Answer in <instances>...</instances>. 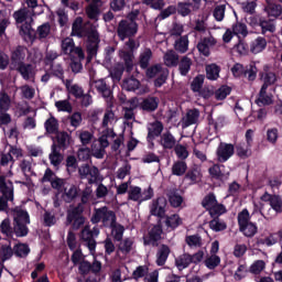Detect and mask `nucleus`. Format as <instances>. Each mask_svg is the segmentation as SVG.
Here are the masks:
<instances>
[{
  "label": "nucleus",
  "mask_w": 282,
  "mask_h": 282,
  "mask_svg": "<svg viewBox=\"0 0 282 282\" xmlns=\"http://www.w3.org/2000/svg\"><path fill=\"white\" fill-rule=\"evenodd\" d=\"M263 270H265V261L263 260H257L254 261L251 265L249 271L251 272V274H261V272H263Z\"/></svg>",
  "instance_id": "603ef678"
},
{
  "label": "nucleus",
  "mask_w": 282,
  "mask_h": 282,
  "mask_svg": "<svg viewBox=\"0 0 282 282\" xmlns=\"http://www.w3.org/2000/svg\"><path fill=\"white\" fill-rule=\"evenodd\" d=\"M175 51L181 52V54H184L188 51V37L183 36L175 43Z\"/></svg>",
  "instance_id": "5fc2aeb1"
},
{
  "label": "nucleus",
  "mask_w": 282,
  "mask_h": 282,
  "mask_svg": "<svg viewBox=\"0 0 282 282\" xmlns=\"http://www.w3.org/2000/svg\"><path fill=\"white\" fill-rule=\"evenodd\" d=\"M15 257H28L30 254V247L25 243H18L14 246Z\"/></svg>",
  "instance_id": "6e6d98bb"
},
{
  "label": "nucleus",
  "mask_w": 282,
  "mask_h": 282,
  "mask_svg": "<svg viewBox=\"0 0 282 282\" xmlns=\"http://www.w3.org/2000/svg\"><path fill=\"white\" fill-rule=\"evenodd\" d=\"M261 80L263 83L262 87L268 89L276 83V75L272 72H268V66H264V73L261 74Z\"/></svg>",
  "instance_id": "bb28decb"
},
{
  "label": "nucleus",
  "mask_w": 282,
  "mask_h": 282,
  "mask_svg": "<svg viewBox=\"0 0 282 282\" xmlns=\"http://www.w3.org/2000/svg\"><path fill=\"white\" fill-rule=\"evenodd\" d=\"M70 140H72V137H69L67 132L57 133V142L59 147H69Z\"/></svg>",
  "instance_id": "338daca9"
},
{
  "label": "nucleus",
  "mask_w": 282,
  "mask_h": 282,
  "mask_svg": "<svg viewBox=\"0 0 282 282\" xmlns=\"http://www.w3.org/2000/svg\"><path fill=\"white\" fill-rule=\"evenodd\" d=\"M86 180H88L89 184H96V182H102V177H100V172L95 166L90 167V171L88 172V176H86Z\"/></svg>",
  "instance_id": "de8ad7c7"
},
{
  "label": "nucleus",
  "mask_w": 282,
  "mask_h": 282,
  "mask_svg": "<svg viewBox=\"0 0 282 282\" xmlns=\"http://www.w3.org/2000/svg\"><path fill=\"white\" fill-rule=\"evenodd\" d=\"M47 133H58V120L54 117H50L44 123Z\"/></svg>",
  "instance_id": "37998d69"
},
{
  "label": "nucleus",
  "mask_w": 282,
  "mask_h": 282,
  "mask_svg": "<svg viewBox=\"0 0 282 282\" xmlns=\"http://www.w3.org/2000/svg\"><path fill=\"white\" fill-rule=\"evenodd\" d=\"M98 235H100V230L96 227L91 230L89 226H85L82 231V239L86 242L91 254H94V250H96V240H94V237H98Z\"/></svg>",
  "instance_id": "ddd939ff"
},
{
  "label": "nucleus",
  "mask_w": 282,
  "mask_h": 282,
  "mask_svg": "<svg viewBox=\"0 0 282 282\" xmlns=\"http://www.w3.org/2000/svg\"><path fill=\"white\" fill-rule=\"evenodd\" d=\"M230 91H232V89L229 86H221L216 90L215 97L217 100H225L226 97L230 96Z\"/></svg>",
  "instance_id": "13d9d810"
},
{
  "label": "nucleus",
  "mask_w": 282,
  "mask_h": 282,
  "mask_svg": "<svg viewBox=\"0 0 282 282\" xmlns=\"http://www.w3.org/2000/svg\"><path fill=\"white\" fill-rule=\"evenodd\" d=\"M155 76H159V78H156L154 82L155 87H162L166 83V77L169 76V70L162 69L161 65H154V66H151L150 68H148L147 77L155 78Z\"/></svg>",
  "instance_id": "9b49d317"
},
{
  "label": "nucleus",
  "mask_w": 282,
  "mask_h": 282,
  "mask_svg": "<svg viewBox=\"0 0 282 282\" xmlns=\"http://www.w3.org/2000/svg\"><path fill=\"white\" fill-rule=\"evenodd\" d=\"M187 169H188V165H186V162L177 161L172 165V175H176L177 177H181V175H184V173H186Z\"/></svg>",
  "instance_id": "a19ab883"
},
{
  "label": "nucleus",
  "mask_w": 282,
  "mask_h": 282,
  "mask_svg": "<svg viewBox=\"0 0 282 282\" xmlns=\"http://www.w3.org/2000/svg\"><path fill=\"white\" fill-rule=\"evenodd\" d=\"M184 202V198L176 192L170 194V204L173 208H180Z\"/></svg>",
  "instance_id": "052dcab7"
},
{
  "label": "nucleus",
  "mask_w": 282,
  "mask_h": 282,
  "mask_svg": "<svg viewBox=\"0 0 282 282\" xmlns=\"http://www.w3.org/2000/svg\"><path fill=\"white\" fill-rule=\"evenodd\" d=\"M202 169L199 166H195L192 170H189L185 178L191 182V184H198V182H202Z\"/></svg>",
  "instance_id": "cd10ccee"
},
{
  "label": "nucleus",
  "mask_w": 282,
  "mask_h": 282,
  "mask_svg": "<svg viewBox=\"0 0 282 282\" xmlns=\"http://www.w3.org/2000/svg\"><path fill=\"white\" fill-rule=\"evenodd\" d=\"M116 122H117V119L113 111L107 110L102 120V130H101L102 135H106L108 138H113V129H111L110 127L116 124Z\"/></svg>",
  "instance_id": "4468645a"
},
{
  "label": "nucleus",
  "mask_w": 282,
  "mask_h": 282,
  "mask_svg": "<svg viewBox=\"0 0 282 282\" xmlns=\"http://www.w3.org/2000/svg\"><path fill=\"white\" fill-rule=\"evenodd\" d=\"M62 52L63 54L70 56V58L77 56L79 61L85 59V53L83 52V48L76 47L72 37H66L62 41Z\"/></svg>",
  "instance_id": "1a4fd4ad"
},
{
  "label": "nucleus",
  "mask_w": 282,
  "mask_h": 282,
  "mask_svg": "<svg viewBox=\"0 0 282 282\" xmlns=\"http://www.w3.org/2000/svg\"><path fill=\"white\" fill-rule=\"evenodd\" d=\"M13 230L17 237H25L29 232L28 224H30V215H28V212L15 208L13 210Z\"/></svg>",
  "instance_id": "20e7f679"
},
{
  "label": "nucleus",
  "mask_w": 282,
  "mask_h": 282,
  "mask_svg": "<svg viewBox=\"0 0 282 282\" xmlns=\"http://www.w3.org/2000/svg\"><path fill=\"white\" fill-rule=\"evenodd\" d=\"M226 223L219 220V218H215L209 223V228L214 230V232H221V230H226Z\"/></svg>",
  "instance_id": "4d7b16f0"
},
{
  "label": "nucleus",
  "mask_w": 282,
  "mask_h": 282,
  "mask_svg": "<svg viewBox=\"0 0 282 282\" xmlns=\"http://www.w3.org/2000/svg\"><path fill=\"white\" fill-rule=\"evenodd\" d=\"M73 36H87L88 39V52H96L98 48V43H100V39L98 37V32L96 30H91L88 33L83 30V18H77L73 23Z\"/></svg>",
  "instance_id": "7ed1b4c3"
},
{
  "label": "nucleus",
  "mask_w": 282,
  "mask_h": 282,
  "mask_svg": "<svg viewBox=\"0 0 282 282\" xmlns=\"http://www.w3.org/2000/svg\"><path fill=\"white\" fill-rule=\"evenodd\" d=\"M162 237V227L160 225L154 226L150 232L149 237L144 239V243L148 246H155V241H159Z\"/></svg>",
  "instance_id": "4be33fe9"
},
{
  "label": "nucleus",
  "mask_w": 282,
  "mask_h": 282,
  "mask_svg": "<svg viewBox=\"0 0 282 282\" xmlns=\"http://www.w3.org/2000/svg\"><path fill=\"white\" fill-rule=\"evenodd\" d=\"M175 263H176V267L178 268V270H184V269L188 268V265H191V263H193V256H191L188 253H184L176 259Z\"/></svg>",
  "instance_id": "c9c22d12"
},
{
  "label": "nucleus",
  "mask_w": 282,
  "mask_h": 282,
  "mask_svg": "<svg viewBox=\"0 0 282 282\" xmlns=\"http://www.w3.org/2000/svg\"><path fill=\"white\" fill-rule=\"evenodd\" d=\"M50 161L53 166H58V164H61V162H63V155H61V152H58V147L56 144L52 145Z\"/></svg>",
  "instance_id": "79ce46f5"
},
{
  "label": "nucleus",
  "mask_w": 282,
  "mask_h": 282,
  "mask_svg": "<svg viewBox=\"0 0 282 282\" xmlns=\"http://www.w3.org/2000/svg\"><path fill=\"white\" fill-rule=\"evenodd\" d=\"M250 212L248 209H243L238 214V224L239 226H245L247 224H250Z\"/></svg>",
  "instance_id": "0e129e2a"
},
{
  "label": "nucleus",
  "mask_w": 282,
  "mask_h": 282,
  "mask_svg": "<svg viewBox=\"0 0 282 282\" xmlns=\"http://www.w3.org/2000/svg\"><path fill=\"white\" fill-rule=\"evenodd\" d=\"M219 72H221V68H219L217 64H209L206 66V76L208 80H217V78H219Z\"/></svg>",
  "instance_id": "e433bc0d"
},
{
  "label": "nucleus",
  "mask_w": 282,
  "mask_h": 282,
  "mask_svg": "<svg viewBox=\"0 0 282 282\" xmlns=\"http://www.w3.org/2000/svg\"><path fill=\"white\" fill-rule=\"evenodd\" d=\"M13 69H18L24 80H30V78H32L36 74L34 66L32 65L20 64V66H15V68Z\"/></svg>",
  "instance_id": "393cba45"
},
{
  "label": "nucleus",
  "mask_w": 282,
  "mask_h": 282,
  "mask_svg": "<svg viewBox=\"0 0 282 282\" xmlns=\"http://www.w3.org/2000/svg\"><path fill=\"white\" fill-rule=\"evenodd\" d=\"M246 66L239 63L231 67V74H234L235 78H241V76H246Z\"/></svg>",
  "instance_id": "e2e57ef3"
},
{
  "label": "nucleus",
  "mask_w": 282,
  "mask_h": 282,
  "mask_svg": "<svg viewBox=\"0 0 282 282\" xmlns=\"http://www.w3.org/2000/svg\"><path fill=\"white\" fill-rule=\"evenodd\" d=\"M202 204L212 217H219V215H224V213H226V207L217 202L215 194H208L205 196Z\"/></svg>",
  "instance_id": "6e6552de"
},
{
  "label": "nucleus",
  "mask_w": 282,
  "mask_h": 282,
  "mask_svg": "<svg viewBox=\"0 0 282 282\" xmlns=\"http://www.w3.org/2000/svg\"><path fill=\"white\" fill-rule=\"evenodd\" d=\"M93 224H98L102 221L104 226L107 228H111L112 237L120 241L122 239V235L124 232V228L120 225H116V214L107 207H102L95 210V214L91 218Z\"/></svg>",
  "instance_id": "f257e3e1"
},
{
  "label": "nucleus",
  "mask_w": 282,
  "mask_h": 282,
  "mask_svg": "<svg viewBox=\"0 0 282 282\" xmlns=\"http://www.w3.org/2000/svg\"><path fill=\"white\" fill-rule=\"evenodd\" d=\"M272 102H274V96H272V93H270V89L265 87H261L259 97L257 99V104L268 106V105H272Z\"/></svg>",
  "instance_id": "aec40b11"
},
{
  "label": "nucleus",
  "mask_w": 282,
  "mask_h": 282,
  "mask_svg": "<svg viewBox=\"0 0 282 282\" xmlns=\"http://www.w3.org/2000/svg\"><path fill=\"white\" fill-rule=\"evenodd\" d=\"M13 18L18 24V28H20L21 36H24L25 39H32V36H34V31L30 24L32 23V11L29 9H21L13 13Z\"/></svg>",
  "instance_id": "f03ea898"
},
{
  "label": "nucleus",
  "mask_w": 282,
  "mask_h": 282,
  "mask_svg": "<svg viewBox=\"0 0 282 282\" xmlns=\"http://www.w3.org/2000/svg\"><path fill=\"white\" fill-rule=\"evenodd\" d=\"M77 137L80 140V143L84 147H87V144H91V141L94 140V132L88 130H79L77 131Z\"/></svg>",
  "instance_id": "4c0bfd02"
},
{
  "label": "nucleus",
  "mask_w": 282,
  "mask_h": 282,
  "mask_svg": "<svg viewBox=\"0 0 282 282\" xmlns=\"http://www.w3.org/2000/svg\"><path fill=\"white\" fill-rule=\"evenodd\" d=\"M152 57H153V52H151V48H144L140 53V57H139L140 67H142V69H147L149 67V63H151Z\"/></svg>",
  "instance_id": "c85d7f7f"
},
{
  "label": "nucleus",
  "mask_w": 282,
  "mask_h": 282,
  "mask_svg": "<svg viewBox=\"0 0 282 282\" xmlns=\"http://www.w3.org/2000/svg\"><path fill=\"white\" fill-rule=\"evenodd\" d=\"M67 223L68 224L73 223V228L75 230H78V228H80V226H83V224H85V218L83 216H80V214H74L70 212L67 216Z\"/></svg>",
  "instance_id": "72a5a7b5"
},
{
  "label": "nucleus",
  "mask_w": 282,
  "mask_h": 282,
  "mask_svg": "<svg viewBox=\"0 0 282 282\" xmlns=\"http://www.w3.org/2000/svg\"><path fill=\"white\" fill-rule=\"evenodd\" d=\"M0 191L3 195L0 197V212L8 210V202L14 199V185L4 176H0Z\"/></svg>",
  "instance_id": "423d86ee"
},
{
  "label": "nucleus",
  "mask_w": 282,
  "mask_h": 282,
  "mask_svg": "<svg viewBox=\"0 0 282 282\" xmlns=\"http://www.w3.org/2000/svg\"><path fill=\"white\" fill-rule=\"evenodd\" d=\"M147 129H148L147 140L150 144H153V140H155V138H159V135L162 134V131H164V124H162V122L160 121H153L148 123Z\"/></svg>",
  "instance_id": "dca6fc26"
},
{
  "label": "nucleus",
  "mask_w": 282,
  "mask_h": 282,
  "mask_svg": "<svg viewBox=\"0 0 282 282\" xmlns=\"http://www.w3.org/2000/svg\"><path fill=\"white\" fill-rule=\"evenodd\" d=\"M138 14H140V12L135 10L128 15L129 20L119 23L118 35L121 41H124L128 36H135V34H138V24L133 21Z\"/></svg>",
  "instance_id": "39448f33"
},
{
  "label": "nucleus",
  "mask_w": 282,
  "mask_h": 282,
  "mask_svg": "<svg viewBox=\"0 0 282 282\" xmlns=\"http://www.w3.org/2000/svg\"><path fill=\"white\" fill-rule=\"evenodd\" d=\"M232 32L236 36L246 37L248 36V26L245 23L238 22L232 25Z\"/></svg>",
  "instance_id": "a18cd8bd"
},
{
  "label": "nucleus",
  "mask_w": 282,
  "mask_h": 282,
  "mask_svg": "<svg viewBox=\"0 0 282 282\" xmlns=\"http://www.w3.org/2000/svg\"><path fill=\"white\" fill-rule=\"evenodd\" d=\"M264 12L268 14V17L276 19V17H281L282 8L280 4L274 3L272 0H267Z\"/></svg>",
  "instance_id": "412c9836"
},
{
  "label": "nucleus",
  "mask_w": 282,
  "mask_h": 282,
  "mask_svg": "<svg viewBox=\"0 0 282 282\" xmlns=\"http://www.w3.org/2000/svg\"><path fill=\"white\" fill-rule=\"evenodd\" d=\"M198 121H199V110L191 109L182 118L178 124H181L182 129H188V127L193 124H197Z\"/></svg>",
  "instance_id": "f3484780"
},
{
  "label": "nucleus",
  "mask_w": 282,
  "mask_h": 282,
  "mask_svg": "<svg viewBox=\"0 0 282 282\" xmlns=\"http://www.w3.org/2000/svg\"><path fill=\"white\" fill-rule=\"evenodd\" d=\"M0 254L2 257V261H8V259H12L14 251L10 245H3L0 249Z\"/></svg>",
  "instance_id": "680f3d73"
},
{
  "label": "nucleus",
  "mask_w": 282,
  "mask_h": 282,
  "mask_svg": "<svg viewBox=\"0 0 282 282\" xmlns=\"http://www.w3.org/2000/svg\"><path fill=\"white\" fill-rule=\"evenodd\" d=\"M184 220L177 214H173L165 219V226H167V228H171V230L180 228V226H182Z\"/></svg>",
  "instance_id": "7c9ffc66"
},
{
  "label": "nucleus",
  "mask_w": 282,
  "mask_h": 282,
  "mask_svg": "<svg viewBox=\"0 0 282 282\" xmlns=\"http://www.w3.org/2000/svg\"><path fill=\"white\" fill-rule=\"evenodd\" d=\"M171 253V249L166 246H162L159 249V252L156 254V263L158 265H164L166 263V259H169V254Z\"/></svg>",
  "instance_id": "ea45409f"
},
{
  "label": "nucleus",
  "mask_w": 282,
  "mask_h": 282,
  "mask_svg": "<svg viewBox=\"0 0 282 282\" xmlns=\"http://www.w3.org/2000/svg\"><path fill=\"white\" fill-rule=\"evenodd\" d=\"M25 54H28V48L23 46H19L11 56V67L14 69L20 65H23V61H25Z\"/></svg>",
  "instance_id": "6ab92c4d"
},
{
  "label": "nucleus",
  "mask_w": 282,
  "mask_h": 282,
  "mask_svg": "<svg viewBox=\"0 0 282 282\" xmlns=\"http://www.w3.org/2000/svg\"><path fill=\"white\" fill-rule=\"evenodd\" d=\"M235 155V145L230 143H220L217 149V158L220 162H228Z\"/></svg>",
  "instance_id": "2eb2a0df"
},
{
  "label": "nucleus",
  "mask_w": 282,
  "mask_h": 282,
  "mask_svg": "<svg viewBox=\"0 0 282 282\" xmlns=\"http://www.w3.org/2000/svg\"><path fill=\"white\" fill-rule=\"evenodd\" d=\"M276 140H279V129L270 128L267 130V141L270 144H276Z\"/></svg>",
  "instance_id": "bf43d9fd"
},
{
  "label": "nucleus",
  "mask_w": 282,
  "mask_h": 282,
  "mask_svg": "<svg viewBox=\"0 0 282 282\" xmlns=\"http://www.w3.org/2000/svg\"><path fill=\"white\" fill-rule=\"evenodd\" d=\"M90 2L89 7L86 9V13L89 19H97L98 17V2L99 0H86Z\"/></svg>",
  "instance_id": "c03bdc74"
},
{
  "label": "nucleus",
  "mask_w": 282,
  "mask_h": 282,
  "mask_svg": "<svg viewBox=\"0 0 282 282\" xmlns=\"http://www.w3.org/2000/svg\"><path fill=\"white\" fill-rule=\"evenodd\" d=\"M159 102L160 101H158V98L148 97L141 102V108L143 109V111H155V109H158Z\"/></svg>",
  "instance_id": "473e14b6"
},
{
  "label": "nucleus",
  "mask_w": 282,
  "mask_h": 282,
  "mask_svg": "<svg viewBox=\"0 0 282 282\" xmlns=\"http://www.w3.org/2000/svg\"><path fill=\"white\" fill-rule=\"evenodd\" d=\"M166 213V199L159 198L151 207V214L156 217H162Z\"/></svg>",
  "instance_id": "a878e982"
},
{
  "label": "nucleus",
  "mask_w": 282,
  "mask_h": 282,
  "mask_svg": "<svg viewBox=\"0 0 282 282\" xmlns=\"http://www.w3.org/2000/svg\"><path fill=\"white\" fill-rule=\"evenodd\" d=\"M66 87L69 94L75 96V98H83V88H80V86L67 83Z\"/></svg>",
  "instance_id": "69168bd1"
},
{
  "label": "nucleus",
  "mask_w": 282,
  "mask_h": 282,
  "mask_svg": "<svg viewBox=\"0 0 282 282\" xmlns=\"http://www.w3.org/2000/svg\"><path fill=\"white\" fill-rule=\"evenodd\" d=\"M260 199H261V202H268L270 204L271 208L275 213H282V198H281V196L264 193L260 197Z\"/></svg>",
  "instance_id": "a211bd4d"
},
{
  "label": "nucleus",
  "mask_w": 282,
  "mask_h": 282,
  "mask_svg": "<svg viewBox=\"0 0 282 282\" xmlns=\"http://www.w3.org/2000/svg\"><path fill=\"white\" fill-rule=\"evenodd\" d=\"M219 263H221V258H219V256H217V254H212L210 257H208L205 260V265L209 270H215V268H217V265H219Z\"/></svg>",
  "instance_id": "864d4df0"
},
{
  "label": "nucleus",
  "mask_w": 282,
  "mask_h": 282,
  "mask_svg": "<svg viewBox=\"0 0 282 282\" xmlns=\"http://www.w3.org/2000/svg\"><path fill=\"white\" fill-rule=\"evenodd\" d=\"M63 191H64L63 199L65 202H72V199H75L76 195H78V188L72 184L64 185Z\"/></svg>",
  "instance_id": "c756f323"
},
{
  "label": "nucleus",
  "mask_w": 282,
  "mask_h": 282,
  "mask_svg": "<svg viewBox=\"0 0 282 282\" xmlns=\"http://www.w3.org/2000/svg\"><path fill=\"white\" fill-rule=\"evenodd\" d=\"M128 195L129 199H132V202H139V204H142V202H147L153 197V188L148 187L142 192V188L133 186L130 187Z\"/></svg>",
  "instance_id": "9d476101"
},
{
  "label": "nucleus",
  "mask_w": 282,
  "mask_h": 282,
  "mask_svg": "<svg viewBox=\"0 0 282 282\" xmlns=\"http://www.w3.org/2000/svg\"><path fill=\"white\" fill-rule=\"evenodd\" d=\"M12 100L10 99V96L6 94V91H0V111H8L10 109Z\"/></svg>",
  "instance_id": "8fccbe9b"
},
{
  "label": "nucleus",
  "mask_w": 282,
  "mask_h": 282,
  "mask_svg": "<svg viewBox=\"0 0 282 282\" xmlns=\"http://www.w3.org/2000/svg\"><path fill=\"white\" fill-rule=\"evenodd\" d=\"M265 47H268V41H265L264 37L259 36L251 42L250 52L252 54H261Z\"/></svg>",
  "instance_id": "b1692460"
},
{
  "label": "nucleus",
  "mask_w": 282,
  "mask_h": 282,
  "mask_svg": "<svg viewBox=\"0 0 282 282\" xmlns=\"http://www.w3.org/2000/svg\"><path fill=\"white\" fill-rule=\"evenodd\" d=\"M185 242L189 248H202L203 242H202V237L198 235H193V236H187L185 238Z\"/></svg>",
  "instance_id": "09e8293b"
},
{
  "label": "nucleus",
  "mask_w": 282,
  "mask_h": 282,
  "mask_svg": "<svg viewBox=\"0 0 282 282\" xmlns=\"http://www.w3.org/2000/svg\"><path fill=\"white\" fill-rule=\"evenodd\" d=\"M140 47V42L134 40H129L126 45L119 51V56L124 61L128 72H131L133 67V53Z\"/></svg>",
  "instance_id": "0eeeda50"
},
{
  "label": "nucleus",
  "mask_w": 282,
  "mask_h": 282,
  "mask_svg": "<svg viewBox=\"0 0 282 282\" xmlns=\"http://www.w3.org/2000/svg\"><path fill=\"white\" fill-rule=\"evenodd\" d=\"M55 107L59 111H67L68 113L72 112V105L67 100H59L55 102Z\"/></svg>",
  "instance_id": "774afa93"
},
{
  "label": "nucleus",
  "mask_w": 282,
  "mask_h": 282,
  "mask_svg": "<svg viewBox=\"0 0 282 282\" xmlns=\"http://www.w3.org/2000/svg\"><path fill=\"white\" fill-rule=\"evenodd\" d=\"M275 243H276V237H274V235H270V236L257 239V246L259 247L267 246L268 248H270V246H274Z\"/></svg>",
  "instance_id": "3c124183"
},
{
  "label": "nucleus",
  "mask_w": 282,
  "mask_h": 282,
  "mask_svg": "<svg viewBox=\"0 0 282 282\" xmlns=\"http://www.w3.org/2000/svg\"><path fill=\"white\" fill-rule=\"evenodd\" d=\"M160 144L163 149H173L175 147V137L171 132H164L161 135Z\"/></svg>",
  "instance_id": "2f4dec72"
},
{
  "label": "nucleus",
  "mask_w": 282,
  "mask_h": 282,
  "mask_svg": "<svg viewBox=\"0 0 282 282\" xmlns=\"http://www.w3.org/2000/svg\"><path fill=\"white\" fill-rule=\"evenodd\" d=\"M90 86L97 89L99 94H102L104 98H111V89L107 87L104 79L93 80L90 82Z\"/></svg>",
  "instance_id": "5701e85b"
},
{
  "label": "nucleus",
  "mask_w": 282,
  "mask_h": 282,
  "mask_svg": "<svg viewBox=\"0 0 282 282\" xmlns=\"http://www.w3.org/2000/svg\"><path fill=\"white\" fill-rule=\"evenodd\" d=\"M180 63V57L174 51H167L164 55V64L167 67H175Z\"/></svg>",
  "instance_id": "58836bf2"
},
{
  "label": "nucleus",
  "mask_w": 282,
  "mask_h": 282,
  "mask_svg": "<svg viewBox=\"0 0 282 282\" xmlns=\"http://www.w3.org/2000/svg\"><path fill=\"white\" fill-rule=\"evenodd\" d=\"M240 230L245 237H254L258 228L254 223H247V225L240 226Z\"/></svg>",
  "instance_id": "49530a36"
},
{
  "label": "nucleus",
  "mask_w": 282,
  "mask_h": 282,
  "mask_svg": "<svg viewBox=\"0 0 282 282\" xmlns=\"http://www.w3.org/2000/svg\"><path fill=\"white\" fill-rule=\"evenodd\" d=\"M109 137L107 134H101L98 139V141H95L91 145V153L94 158H97V160H102L105 158V149L109 147Z\"/></svg>",
  "instance_id": "f8f14e48"
},
{
  "label": "nucleus",
  "mask_w": 282,
  "mask_h": 282,
  "mask_svg": "<svg viewBox=\"0 0 282 282\" xmlns=\"http://www.w3.org/2000/svg\"><path fill=\"white\" fill-rule=\"evenodd\" d=\"M122 89H126V91H135V89H140V80L135 77H129L123 80Z\"/></svg>",
  "instance_id": "f704fd0d"
}]
</instances>
